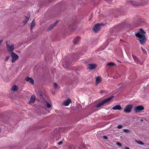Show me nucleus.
Returning a JSON list of instances; mask_svg holds the SVG:
<instances>
[{"label":"nucleus","instance_id":"f257e3e1","mask_svg":"<svg viewBox=\"0 0 149 149\" xmlns=\"http://www.w3.org/2000/svg\"><path fill=\"white\" fill-rule=\"evenodd\" d=\"M145 33L143 30L141 29H140V31L137 33L135 35L136 37L139 38V40L141 44H142L143 42H145L146 41L145 35L144 34Z\"/></svg>","mask_w":149,"mask_h":149},{"label":"nucleus","instance_id":"f03ea898","mask_svg":"<svg viewBox=\"0 0 149 149\" xmlns=\"http://www.w3.org/2000/svg\"><path fill=\"white\" fill-rule=\"evenodd\" d=\"M78 21H75L74 19H72L68 23L67 25L68 29H70L71 31H73L74 30V24H77Z\"/></svg>","mask_w":149,"mask_h":149},{"label":"nucleus","instance_id":"7ed1b4c3","mask_svg":"<svg viewBox=\"0 0 149 149\" xmlns=\"http://www.w3.org/2000/svg\"><path fill=\"white\" fill-rule=\"evenodd\" d=\"M113 96L109 97L103 100L101 102L99 103L98 104H97L96 106V107L97 108H99V107H102L104 105V104L107 103L109 102V101H110L113 98Z\"/></svg>","mask_w":149,"mask_h":149},{"label":"nucleus","instance_id":"20e7f679","mask_svg":"<svg viewBox=\"0 0 149 149\" xmlns=\"http://www.w3.org/2000/svg\"><path fill=\"white\" fill-rule=\"evenodd\" d=\"M132 108V104H129L127 105L125 107L124 110V111L125 113H130Z\"/></svg>","mask_w":149,"mask_h":149},{"label":"nucleus","instance_id":"39448f33","mask_svg":"<svg viewBox=\"0 0 149 149\" xmlns=\"http://www.w3.org/2000/svg\"><path fill=\"white\" fill-rule=\"evenodd\" d=\"M11 54L12 58L11 62L13 63L19 58V56L13 52H11Z\"/></svg>","mask_w":149,"mask_h":149},{"label":"nucleus","instance_id":"423d86ee","mask_svg":"<svg viewBox=\"0 0 149 149\" xmlns=\"http://www.w3.org/2000/svg\"><path fill=\"white\" fill-rule=\"evenodd\" d=\"M101 25L104 26V25L103 24L100 23H97L95 24L93 28V31L96 32L99 31L100 28V26Z\"/></svg>","mask_w":149,"mask_h":149},{"label":"nucleus","instance_id":"0eeeda50","mask_svg":"<svg viewBox=\"0 0 149 149\" xmlns=\"http://www.w3.org/2000/svg\"><path fill=\"white\" fill-rule=\"evenodd\" d=\"M8 41L6 42V45L8 51L9 52H11L14 49V44H13L11 45L10 46L8 45Z\"/></svg>","mask_w":149,"mask_h":149},{"label":"nucleus","instance_id":"6e6552de","mask_svg":"<svg viewBox=\"0 0 149 149\" xmlns=\"http://www.w3.org/2000/svg\"><path fill=\"white\" fill-rule=\"evenodd\" d=\"M144 109V107L142 105H140L135 107L134 111L137 112H139L143 111Z\"/></svg>","mask_w":149,"mask_h":149},{"label":"nucleus","instance_id":"1a4fd4ad","mask_svg":"<svg viewBox=\"0 0 149 149\" xmlns=\"http://www.w3.org/2000/svg\"><path fill=\"white\" fill-rule=\"evenodd\" d=\"M132 56L134 59V60L135 62H136L138 64H140L142 65L143 63L142 62L140 61L138 58L135 55H132Z\"/></svg>","mask_w":149,"mask_h":149},{"label":"nucleus","instance_id":"9d476101","mask_svg":"<svg viewBox=\"0 0 149 149\" xmlns=\"http://www.w3.org/2000/svg\"><path fill=\"white\" fill-rule=\"evenodd\" d=\"M81 40L80 37L78 36L75 37L73 40V42L74 44H77Z\"/></svg>","mask_w":149,"mask_h":149},{"label":"nucleus","instance_id":"9b49d317","mask_svg":"<svg viewBox=\"0 0 149 149\" xmlns=\"http://www.w3.org/2000/svg\"><path fill=\"white\" fill-rule=\"evenodd\" d=\"M36 99V97L34 95H31V99L29 101V103L31 104L34 103L35 99Z\"/></svg>","mask_w":149,"mask_h":149},{"label":"nucleus","instance_id":"f8f14e48","mask_svg":"<svg viewBox=\"0 0 149 149\" xmlns=\"http://www.w3.org/2000/svg\"><path fill=\"white\" fill-rule=\"evenodd\" d=\"M112 109L114 110H120L122 109V108L120 105H117L113 107Z\"/></svg>","mask_w":149,"mask_h":149},{"label":"nucleus","instance_id":"ddd939ff","mask_svg":"<svg viewBox=\"0 0 149 149\" xmlns=\"http://www.w3.org/2000/svg\"><path fill=\"white\" fill-rule=\"evenodd\" d=\"M25 80L29 82L32 85L33 84H34V81L33 79L30 77H26V78Z\"/></svg>","mask_w":149,"mask_h":149},{"label":"nucleus","instance_id":"4468645a","mask_svg":"<svg viewBox=\"0 0 149 149\" xmlns=\"http://www.w3.org/2000/svg\"><path fill=\"white\" fill-rule=\"evenodd\" d=\"M58 22V21H57L56 22H55V23L53 25H52V24L49 27H48V29H47V30L48 31H50L51 29H52L54 26H56V25Z\"/></svg>","mask_w":149,"mask_h":149},{"label":"nucleus","instance_id":"2eb2a0df","mask_svg":"<svg viewBox=\"0 0 149 149\" xmlns=\"http://www.w3.org/2000/svg\"><path fill=\"white\" fill-rule=\"evenodd\" d=\"M96 65L94 64H89L88 67L89 69L92 70L95 68L96 67Z\"/></svg>","mask_w":149,"mask_h":149},{"label":"nucleus","instance_id":"dca6fc26","mask_svg":"<svg viewBox=\"0 0 149 149\" xmlns=\"http://www.w3.org/2000/svg\"><path fill=\"white\" fill-rule=\"evenodd\" d=\"M101 79L100 77H97L96 79V84H97L100 83Z\"/></svg>","mask_w":149,"mask_h":149},{"label":"nucleus","instance_id":"f3484780","mask_svg":"<svg viewBox=\"0 0 149 149\" xmlns=\"http://www.w3.org/2000/svg\"><path fill=\"white\" fill-rule=\"evenodd\" d=\"M35 26V20L34 19L33 21L31 22V31H32V29Z\"/></svg>","mask_w":149,"mask_h":149},{"label":"nucleus","instance_id":"a211bd4d","mask_svg":"<svg viewBox=\"0 0 149 149\" xmlns=\"http://www.w3.org/2000/svg\"><path fill=\"white\" fill-rule=\"evenodd\" d=\"M71 102V100L70 99H68L67 100H66V106H68Z\"/></svg>","mask_w":149,"mask_h":149},{"label":"nucleus","instance_id":"6ab92c4d","mask_svg":"<svg viewBox=\"0 0 149 149\" xmlns=\"http://www.w3.org/2000/svg\"><path fill=\"white\" fill-rule=\"evenodd\" d=\"M18 89L17 86L16 85H14L12 88V90L14 91H15L17 90Z\"/></svg>","mask_w":149,"mask_h":149},{"label":"nucleus","instance_id":"aec40b11","mask_svg":"<svg viewBox=\"0 0 149 149\" xmlns=\"http://www.w3.org/2000/svg\"><path fill=\"white\" fill-rule=\"evenodd\" d=\"M45 105L47 107V108H50L51 107V104L48 102L46 101L45 102Z\"/></svg>","mask_w":149,"mask_h":149},{"label":"nucleus","instance_id":"412c9836","mask_svg":"<svg viewBox=\"0 0 149 149\" xmlns=\"http://www.w3.org/2000/svg\"><path fill=\"white\" fill-rule=\"evenodd\" d=\"M29 17H26L25 19L23 21V22L24 24L26 23L29 20Z\"/></svg>","mask_w":149,"mask_h":149},{"label":"nucleus","instance_id":"4be33fe9","mask_svg":"<svg viewBox=\"0 0 149 149\" xmlns=\"http://www.w3.org/2000/svg\"><path fill=\"white\" fill-rule=\"evenodd\" d=\"M69 149H75L76 147L75 146L72 145L69 147Z\"/></svg>","mask_w":149,"mask_h":149},{"label":"nucleus","instance_id":"5701e85b","mask_svg":"<svg viewBox=\"0 0 149 149\" xmlns=\"http://www.w3.org/2000/svg\"><path fill=\"white\" fill-rule=\"evenodd\" d=\"M136 142L139 144L143 145L144 143L141 141L136 140Z\"/></svg>","mask_w":149,"mask_h":149},{"label":"nucleus","instance_id":"b1692460","mask_svg":"<svg viewBox=\"0 0 149 149\" xmlns=\"http://www.w3.org/2000/svg\"><path fill=\"white\" fill-rule=\"evenodd\" d=\"M123 131L126 133H129L130 132V131L128 129H124L123 130Z\"/></svg>","mask_w":149,"mask_h":149},{"label":"nucleus","instance_id":"393cba45","mask_svg":"<svg viewBox=\"0 0 149 149\" xmlns=\"http://www.w3.org/2000/svg\"><path fill=\"white\" fill-rule=\"evenodd\" d=\"M114 63L113 62H110L107 64V65L109 66H113L114 65Z\"/></svg>","mask_w":149,"mask_h":149},{"label":"nucleus","instance_id":"a878e982","mask_svg":"<svg viewBox=\"0 0 149 149\" xmlns=\"http://www.w3.org/2000/svg\"><path fill=\"white\" fill-rule=\"evenodd\" d=\"M141 49L144 54H147V52H146V50L145 49H143L142 47H141Z\"/></svg>","mask_w":149,"mask_h":149},{"label":"nucleus","instance_id":"bb28decb","mask_svg":"<svg viewBox=\"0 0 149 149\" xmlns=\"http://www.w3.org/2000/svg\"><path fill=\"white\" fill-rule=\"evenodd\" d=\"M54 88L56 89L58 87V84L56 83H54Z\"/></svg>","mask_w":149,"mask_h":149},{"label":"nucleus","instance_id":"cd10ccee","mask_svg":"<svg viewBox=\"0 0 149 149\" xmlns=\"http://www.w3.org/2000/svg\"><path fill=\"white\" fill-rule=\"evenodd\" d=\"M10 56H6V57L5 59V61H7L9 58Z\"/></svg>","mask_w":149,"mask_h":149},{"label":"nucleus","instance_id":"c85d7f7f","mask_svg":"<svg viewBox=\"0 0 149 149\" xmlns=\"http://www.w3.org/2000/svg\"><path fill=\"white\" fill-rule=\"evenodd\" d=\"M123 127V126L121 125H119L117 126V128L118 129L121 128Z\"/></svg>","mask_w":149,"mask_h":149},{"label":"nucleus","instance_id":"c756f323","mask_svg":"<svg viewBox=\"0 0 149 149\" xmlns=\"http://www.w3.org/2000/svg\"><path fill=\"white\" fill-rule=\"evenodd\" d=\"M63 143V142L62 141H61L58 143V144L59 145H61Z\"/></svg>","mask_w":149,"mask_h":149},{"label":"nucleus","instance_id":"7c9ffc66","mask_svg":"<svg viewBox=\"0 0 149 149\" xmlns=\"http://www.w3.org/2000/svg\"><path fill=\"white\" fill-rule=\"evenodd\" d=\"M116 144L119 146H121V144L119 142H117L116 143Z\"/></svg>","mask_w":149,"mask_h":149},{"label":"nucleus","instance_id":"2f4dec72","mask_svg":"<svg viewBox=\"0 0 149 149\" xmlns=\"http://www.w3.org/2000/svg\"><path fill=\"white\" fill-rule=\"evenodd\" d=\"M103 138L105 139H108V138L107 136H103Z\"/></svg>","mask_w":149,"mask_h":149},{"label":"nucleus","instance_id":"473e14b6","mask_svg":"<svg viewBox=\"0 0 149 149\" xmlns=\"http://www.w3.org/2000/svg\"><path fill=\"white\" fill-rule=\"evenodd\" d=\"M3 41V39H1L0 40V45L1 44V43Z\"/></svg>","mask_w":149,"mask_h":149},{"label":"nucleus","instance_id":"72a5a7b5","mask_svg":"<svg viewBox=\"0 0 149 149\" xmlns=\"http://www.w3.org/2000/svg\"><path fill=\"white\" fill-rule=\"evenodd\" d=\"M125 149H130V148L128 147H125Z\"/></svg>","mask_w":149,"mask_h":149},{"label":"nucleus","instance_id":"f704fd0d","mask_svg":"<svg viewBox=\"0 0 149 149\" xmlns=\"http://www.w3.org/2000/svg\"><path fill=\"white\" fill-rule=\"evenodd\" d=\"M63 104L64 106H65V101L63 102Z\"/></svg>","mask_w":149,"mask_h":149},{"label":"nucleus","instance_id":"c9c22d12","mask_svg":"<svg viewBox=\"0 0 149 149\" xmlns=\"http://www.w3.org/2000/svg\"><path fill=\"white\" fill-rule=\"evenodd\" d=\"M105 0L106 1H112V0Z\"/></svg>","mask_w":149,"mask_h":149},{"label":"nucleus","instance_id":"e433bc0d","mask_svg":"<svg viewBox=\"0 0 149 149\" xmlns=\"http://www.w3.org/2000/svg\"><path fill=\"white\" fill-rule=\"evenodd\" d=\"M40 96H42V95L41 94H40Z\"/></svg>","mask_w":149,"mask_h":149},{"label":"nucleus","instance_id":"4c0bfd02","mask_svg":"<svg viewBox=\"0 0 149 149\" xmlns=\"http://www.w3.org/2000/svg\"><path fill=\"white\" fill-rule=\"evenodd\" d=\"M141 122H142V121H143V119H141Z\"/></svg>","mask_w":149,"mask_h":149},{"label":"nucleus","instance_id":"58836bf2","mask_svg":"<svg viewBox=\"0 0 149 149\" xmlns=\"http://www.w3.org/2000/svg\"><path fill=\"white\" fill-rule=\"evenodd\" d=\"M117 61H119L120 63H121V62H120V61H118V60H117Z\"/></svg>","mask_w":149,"mask_h":149},{"label":"nucleus","instance_id":"ea45409f","mask_svg":"<svg viewBox=\"0 0 149 149\" xmlns=\"http://www.w3.org/2000/svg\"><path fill=\"white\" fill-rule=\"evenodd\" d=\"M62 65H63V66H64V65H63V64H62Z\"/></svg>","mask_w":149,"mask_h":149},{"label":"nucleus","instance_id":"a19ab883","mask_svg":"<svg viewBox=\"0 0 149 149\" xmlns=\"http://www.w3.org/2000/svg\"><path fill=\"white\" fill-rule=\"evenodd\" d=\"M1 132V130H0V132Z\"/></svg>","mask_w":149,"mask_h":149}]
</instances>
